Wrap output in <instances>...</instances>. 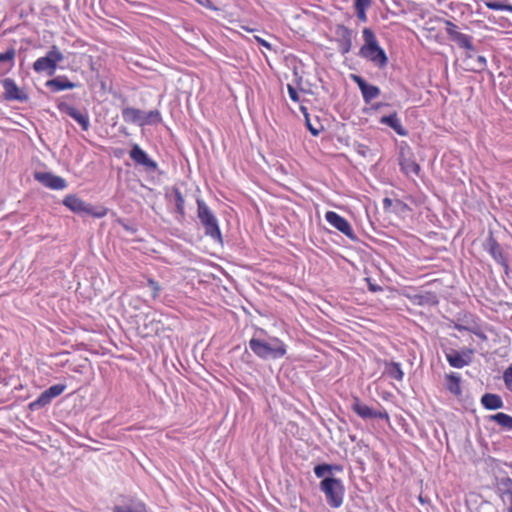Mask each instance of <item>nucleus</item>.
<instances>
[{
    "label": "nucleus",
    "mask_w": 512,
    "mask_h": 512,
    "mask_svg": "<svg viewBox=\"0 0 512 512\" xmlns=\"http://www.w3.org/2000/svg\"><path fill=\"white\" fill-rule=\"evenodd\" d=\"M251 351L262 360H277L287 353V345L277 337L267 339L252 337L249 340Z\"/></svg>",
    "instance_id": "nucleus-1"
},
{
    "label": "nucleus",
    "mask_w": 512,
    "mask_h": 512,
    "mask_svg": "<svg viewBox=\"0 0 512 512\" xmlns=\"http://www.w3.org/2000/svg\"><path fill=\"white\" fill-rule=\"evenodd\" d=\"M362 35L364 44L360 48V56L371 61L379 69L384 68L388 63V57L380 47L375 33L370 28H364Z\"/></svg>",
    "instance_id": "nucleus-2"
},
{
    "label": "nucleus",
    "mask_w": 512,
    "mask_h": 512,
    "mask_svg": "<svg viewBox=\"0 0 512 512\" xmlns=\"http://www.w3.org/2000/svg\"><path fill=\"white\" fill-rule=\"evenodd\" d=\"M197 217L204 227L205 235L216 242H222V234L218 220L208 205L202 200L197 199Z\"/></svg>",
    "instance_id": "nucleus-3"
},
{
    "label": "nucleus",
    "mask_w": 512,
    "mask_h": 512,
    "mask_svg": "<svg viewBox=\"0 0 512 512\" xmlns=\"http://www.w3.org/2000/svg\"><path fill=\"white\" fill-rule=\"evenodd\" d=\"M320 491L325 495L327 504L332 508L342 506L345 495V487L341 479L328 476L319 484Z\"/></svg>",
    "instance_id": "nucleus-4"
},
{
    "label": "nucleus",
    "mask_w": 512,
    "mask_h": 512,
    "mask_svg": "<svg viewBox=\"0 0 512 512\" xmlns=\"http://www.w3.org/2000/svg\"><path fill=\"white\" fill-rule=\"evenodd\" d=\"M64 60V55L57 46H52L44 57L38 58L33 63V69L37 73H47L52 76L57 68V64Z\"/></svg>",
    "instance_id": "nucleus-5"
},
{
    "label": "nucleus",
    "mask_w": 512,
    "mask_h": 512,
    "mask_svg": "<svg viewBox=\"0 0 512 512\" xmlns=\"http://www.w3.org/2000/svg\"><path fill=\"white\" fill-rule=\"evenodd\" d=\"M446 33L450 40L455 42L459 47L469 50L471 52L475 51V47L473 45V38L470 35L461 33L458 30V27L451 21L446 20Z\"/></svg>",
    "instance_id": "nucleus-6"
},
{
    "label": "nucleus",
    "mask_w": 512,
    "mask_h": 512,
    "mask_svg": "<svg viewBox=\"0 0 512 512\" xmlns=\"http://www.w3.org/2000/svg\"><path fill=\"white\" fill-rule=\"evenodd\" d=\"M351 409L354 413H356L362 419H385L389 420L388 413L383 411H377L364 404L358 397L353 398V402L351 404Z\"/></svg>",
    "instance_id": "nucleus-7"
},
{
    "label": "nucleus",
    "mask_w": 512,
    "mask_h": 512,
    "mask_svg": "<svg viewBox=\"0 0 512 512\" xmlns=\"http://www.w3.org/2000/svg\"><path fill=\"white\" fill-rule=\"evenodd\" d=\"M129 156L136 165L143 166L148 172H156L158 170L157 162L151 159L138 144L132 145Z\"/></svg>",
    "instance_id": "nucleus-8"
},
{
    "label": "nucleus",
    "mask_w": 512,
    "mask_h": 512,
    "mask_svg": "<svg viewBox=\"0 0 512 512\" xmlns=\"http://www.w3.org/2000/svg\"><path fill=\"white\" fill-rule=\"evenodd\" d=\"M325 220L335 229L343 233L348 238L354 240L355 233L351 224L341 215L334 211H327L325 214Z\"/></svg>",
    "instance_id": "nucleus-9"
},
{
    "label": "nucleus",
    "mask_w": 512,
    "mask_h": 512,
    "mask_svg": "<svg viewBox=\"0 0 512 512\" xmlns=\"http://www.w3.org/2000/svg\"><path fill=\"white\" fill-rule=\"evenodd\" d=\"M58 109L60 112L73 118L81 126L83 131H87L89 129L90 120L86 112H81L74 106L65 102L59 103Z\"/></svg>",
    "instance_id": "nucleus-10"
},
{
    "label": "nucleus",
    "mask_w": 512,
    "mask_h": 512,
    "mask_svg": "<svg viewBox=\"0 0 512 512\" xmlns=\"http://www.w3.org/2000/svg\"><path fill=\"white\" fill-rule=\"evenodd\" d=\"M445 355L451 367L461 369L471 363L473 351L469 349L462 351L451 349Z\"/></svg>",
    "instance_id": "nucleus-11"
},
{
    "label": "nucleus",
    "mask_w": 512,
    "mask_h": 512,
    "mask_svg": "<svg viewBox=\"0 0 512 512\" xmlns=\"http://www.w3.org/2000/svg\"><path fill=\"white\" fill-rule=\"evenodd\" d=\"M351 79L353 80L354 83L357 84L358 88L361 91L363 100L366 104H369L372 100H374L380 95L381 91L379 87L367 83V81L361 76L352 74Z\"/></svg>",
    "instance_id": "nucleus-12"
},
{
    "label": "nucleus",
    "mask_w": 512,
    "mask_h": 512,
    "mask_svg": "<svg viewBox=\"0 0 512 512\" xmlns=\"http://www.w3.org/2000/svg\"><path fill=\"white\" fill-rule=\"evenodd\" d=\"M34 178L45 187L52 190H64L67 187V182L64 178L49 172H37Z\"/></svg>",
    "instance_id": "nucleus-13"
},
{
    "label": "nucleus",
    "mask_w": 512,
    "mask_h": 512,
    "mask_svg": "<svg viewBox=\"0 0 512 512\" xmlns=\"http://www.w3.org/2000/svg\"><path fill=\"white\" fill-rule=\"evenodd\" d=\"M454 328L460 332L469 331L483 340L486 339V335L483 333L476 319L471 314H466L464 316V319L459 320V322L455 323Z\"/></svg>",
    "instance_id": "nucleus-14"
},
{
    "label": "nucleus",
    "mask_w": 512,
    "mask_h": 512,
    "mask_svg": "<svg viewBox=\"0 0 512 512\" xmlns=\"http://www.w3.org/2000/svg\"><path fill=\"white\" fill-rule=\"evenodd\" d=\"M63 204L77 214H94L93 207L74 194L67 195L63 199Z\"/></svg>",
    "instance_id": "nucleus-15"
},
{
    "label": "nucleus",
    "mask_w": 512,
    "mask_h": 512,
    "mask_svg": "<svg viewBox=\"0 0 512 512\" xmlns=\"http://www.w3.org/2000/svg\"><path fill=\"white\" fill-rule=\"evenodd\" d=\"M379 122L383 125L389 126L400 136L408 135V131L403 127L401 120L399 119L396 112L382 116Z\"/></svg>",
    "instance_id": "nucleus-16"
},
{
    "label": "nucleus",
    "mask_w": 512,
    "mask_h": 512,
    "mask_svg": "<svg viewBox=\"0 0 512 512\" xmlns=\"http://www.w3.org/2000/svg\"><path fill=\"white\" fill-rule=\"evenodd\" d=\"M485 249L489 252V254L493 257V259L496 262L504 266H507L502 248L492 235H490L486 240Z\"/></svg>",
    "instance_id": "nucleus-17"
},
{
    "label": "nucleus",
    "mask_w": 512,
    "mask_h": 512,
    "mask_svg": "<svg viewBox=\"0 0 512 512\" xmlns=\"http://www.w3.org/2000/svg\"><path fill=\"white\" fill-rule=\"evenodd\" d=\"M339 39V50L342 54H346L352 47V31L346 26L340 25L337 28Z\"/></svg>",
    "instance_id": "nucleus-18"
},
{
    "label": "nucleus",
    "mask_w": 512,
    "mask_h": 512,
    "mask_svg": "<svg viewBox=\"0 0 512 512\" xmlns=\"http://www.w3.org/2000/svg\"><path fill=\"white\" fill-rule=\"evenodd\" d=\"M46 87L50 88L53 92L73 89L77 84L68 80L66 76H58L46 82Z\"/></svg>",
    "instance_id": "nucleus-19"
},
{
    "label": "nucleus",
    "mask_w": 512,
    "mask_h": 512,
    "mask_svg": "<svg viewBox=\"0 0 512 512\" xmlns=\"http://www.w3.org/2000/svg\"><path fill=\"white\" fill-rule=\"evenodd\" d=\"M121 113L122 118L126 123L142 126L144 111L133 107H124Z\"/></svg>",
    "instance_id": "nucleus-20"
},
{
    "label": "nucleus",
    "mask_w": 512,
    "mask_h": 512,
    "mask_svg": "<svg viewBox=\"0 0 512 512\" xmlns=\"http://www.w3.org/2000/svg\"><path fill=\"white\" fill-rule=\"evenodd\" d=\"M5 91V98L8 100H23L26 97L21 93L15 81L10 78H6L2 82Z\"/></svg>",
    "instance_id": "nucleus-21"
},
{
    "label": "nucleus",
    "mask_w": 512,
    "mask_h": 512,
    "mask_svg": "<svg viewBox=\"0 0 512 512\" xmlns=\"http://www.w3.org/2000/svg\"><path fill=\"white\" fill-rule=\"evenodd\" d=\"M399 165L401 171L406 175H418L420 172V166L415 162L411 156L401 155L399 159Z\"/></svg>",
    "instance_id": "nucleus-22"
},
{
    "label": "nucleus",
    "mask_w": 512,
    "mask_h": 512,
    "mask_svg": "<svg viewBox=\"0 0 512 512\" xmlns=\"http://www.w3.org/2000/svg\"><path fill=\"white\" fill-rule=\"evenodd\" d=\"M445 387L451 394L460 396L462 393L460 375L454 372L447 374L445 376Z\"/></svg>",
    "instance_id": "nucleus-23"
},
{
    "label": "nucleus",
    "mask_w": 512,
    "mask_h": 512,
    "mask_svg": "<svg viewBox=\"0 0 512 512\" xmlns=\"http://www.w3.org/2000/svg\"><path fill=\"white\" fill-rule=\"evenodd\" d=\"M481 404L487 410H497L504 406L502 398L497 394L486 393L481 397Z\"/></svg>",
    "instance_id": "nucleus-24"
},
{
    "label": "nucleus",
    "mask_w": 512,
    "mask_h": 512,
    "mask_svg": "<svg viewBox=\"0 0 512 512\" xmlns=\"http://www.w3.org/2000/svg\"><path fill=\"white\" fill-rule=\"evenodd\" d=\"M489 421L495 422L501 428H503L507 431H512V416H510L506 413L499 412V413L490 415Z\"/></svg>",
    "instance_id": "nucleus-25"
},
{
    "label": "nucleus",
    "mask_w": 512,
    "mask_h": 512,
    "mask_svg": "<svg viewBox=\"0 0 512 512\" xmlns=\"http://www.w3.org/2000/svg\"><path fill=\"white\" fill-rule=\"evenodd\" d=\"M385 373L390 377L398 381H402L404 377V372L401 368L400 363L398 362H390L385 366Z\"/></svg>",
    "instance_id": "nucleus-26"
},
{
    "label": "nucleus",
    "mask_w": 512,
    "mask_h": 512,
    "mask_svg": "<svg viewBox=\"0 0 512 512\" xmlns=\"http://www.w3.org/2000/svg\"><path fill=\"white\" fill-rule=\"evenodd\" d=\"M53 398L48 394V392L45 390L43 391L38 397L37 399H35L34 401H32L30 404H29V408L32 410V411H35V410H39L47 405H49L51 402H52Z\"/></svg>",
    "instance_id": "nucleus-27"
},
{
    "label": "nucleus",
    "mask_w": 512,
    "mask_h": 512,
    "mask_svg": "<svg viewBox=\"0 0 512 512\" xmlns=\"http://www.w3.org/2000/svg\"><path fill=\"white\" fill-rule=\"evenodd\" d=\"M501 489L503 490L502 498L508 497L510 506L508 512H512V479L510 477L502 478L500 481Z\"/></svg>",
    "instance_id": "nucleus-28"
},
{
    "label": "nucleus",
    "mask_w": 512,
    "mask_h": 512,
    "mask_svg": "<svg viewBox=\"0 0 512 512\" xmlns=\"http://www.w3.org/2000/svg\"><path fill=\"white\" fill-rule=\"evenodd\" d=\"M484 4L487 8L496 11H505L512 13V5L501 1L484 0Z\"/></svg>",
    "instance_id": "nucleus-29"
},
{
    "label": "nucleus",
    "mask_w": 512,
    "mask_h": 512,
    "mask_svg": "<svg viewBox=\"0 0 512 512\" xmlns=\"http://www.w3.org/2000/svg\"><path fill=\"white\" fill-rule=\"evenodd\" d=\"M174 202L177 213L181 216H185V200L178 188L173 189Z\"/></svg>",
    "instance_id": "nucleus-30"
},
{
    "label": "nucleus",
    "mask_w": 512,
    "mask_h": 512,
    "mask_svg": "<svg viewBox=\"0 0 512 512\" xmlns=\"http://www.w3.org/2000/svg\"><path fill=\"white\" fill-rule=\"evenodd\" d=\"M467 57L469 59H473V65L471 66L470 70L474 72H481L485 70L487 66V60L484 56L478 55L475 58H473L472 54H468Z\"/></svg>",
    "instance_id": "nucleus-31"
},
{
    "label": "nucleus",
    "mask_w": 512,
    "mask_h": 512,
    "mask_svg": "<svg viewBox=\"0 0 512 512\" xmlns=\"http://www.w3.org/2000/svg\"><path fill=\"white\" fill-rule=\"evenodd\" d=\"M16 52L13 48L8 49L4 53H0V65H7V69H10L14 64Z\"/></svg>",
    "instance_id": "nucleus-32"
},
{
    "label": "nucleus",
    "mask_w": 512,
    "mask_h": 512,
    "mask_svg": "<svg viewBox=\"0 0 512 512\" xmlns=\"http://www.w3.org/2000/svg\"><path fill=\"white\" fill-rule=\"evenodd\" d=\"M161 121V114L158 110H151L148 113L144 112V119L142 126L156 124Z\"/></svg>",
    "instance_id": "nucleus-33"
},
{
    "label": "nucleus",
    "mask_w": 512,
    "mask_h": 512,
    "mask_svg": "<svg viewBox=\"0 0 512 512\" xmlns=\"http://www.w3.org/2000/svg\"><path fill=\"white\" fill-rule=\"evenodd\" d=\"M333 471V467L330 464H319L314 467V474L317 478H326L325 475L327 473H331Z\"/></svg>",
    "instance_id": "nucleus-34"
},
{
    "label": "nucleus",
    "mask_w": 512,
    "mask_h": 512,
    "mask_svg": "<svg viewBox=\"0 0 512 512\" xmlns=\"http://www.w3.org/2000/svg\"><path fill=\"white\" fill-rule=\"evenodd\" d=\"M66 387V384H55L46 389V391L54 399L61 395L65 391Z\"/></svg>",
    "instance_id": "nucleus-35"
},
{
    "label": "nucleus",
    "mask_w": 512,
    "mask_h": 512,
    "mask_svg": "<svg viewBox=\"0 0 512 512\" xmlns=\"http://www.w3.org/2000/svg\"><path fill=\"white\" fill-rule=\"evenodd\" d=\"M301 112L303 113L304 117H305V121H306V126L308 128V130L311 132L312 135L314 136H318L319 133H320V130L317 129L316 127H314L311 122H310V119H309V114H308V111H307V108L304 107V106H301Z\"/></svg>",
    "instance_id": "nucleus-36"
},
{
    "label": "nucleus",
    "mask_w": 512,
    "mask_h": 512,
    "mask_svg": "<svg viewBox=\"0 0 512 512\" xmlns=\"http://www.w3.org/2000/svg\"><path fill=\"white\" fill-rule=\"evenodd\" d=\"M147 286L151 289V296L153 299L158 298L159 293L161 291V287L158 282L149 278L147 279Z\"/></svg>",
    "instance_id": "nucleus-37"
},
{
    "label": "nucleus",
    "mask_w": 512,
    "mask_h": 512,
    "mask_svg": "<svg viewBox=\"0 0 512 512\" xmlns=\"http://www.w3.org/2000/svg\"><path fill=\"white\" fill-rule=\"evenodd\" d=\"M503 380L506 387L512 392V365H510L503 373Z\"/></svg>",
    "instance_id": "nucleus-38"
},
{
    "label": "nucleus",
    "mask_w": 512,
    "mask_h": 512,
    "mask_svg": "<svg viewBox=\"0 0 512 512\" xmlns=\"http://www.w3.org/2000/svg\"><path fill=\"white\" fill-rule=\"evenodd\" d=\"M287 90H288L289 97L293 102L300 101L299 94H298L297 90L291 84L287 85Z\"/></svg>",
    "instance_id": "nucleus-39"
},
{
    "label": "nucleus",
    "mask_w": 512,
    "mask_h": 512,
    "mask_svg": "<svg viewBox=\"0 0 512 512\" xmlns=\"http://www.w3.org/2000/svg\"><path fill=\"white\" fill-rule=\"evenodd\" d=\"M371 5V0H355L354 8L355 9H363L367 10V8Z\"/></svg>",
    "instance_id": "nucleus-40"
},
{
    "label": "nucleus",
    "mask_w": 512,
    "mask_h": 512,
    "mask_svg": "<svg viewBox=\"0 0 512 512\" xmlns=\"http://www.w3.org/2000/svg\"><path fill=\"white\" fill-rule=\"evenodd\" d=\"M355 11H356V15L360 21L365 22L367 20L366 10L355 9Z\"/></svg>",
    "instance_id": "nucleus-41"
},
{
    "label": "nucleus",
    "mask_w": 512,
    "mask_h": 512,
    "mask_svg": "<svg viewBox=\"0 0 512 512\" xmlns=\"http://www.w3.org/2000/svg\"><path fill=\"white\" fill-rule=\"evenodd\" d=\"M255 39H256V41H257L261 46H263V47H265V48H267V49H269V50L272 48L271 44H270L269 42H267L266 40H264V39H262V38H260V37H258V36H255Z\"/></svg>",
    "instance_id": "nucleus-42"
},
{
    "label": "nucleus",
    "mask_w": 512,
    "mask_h": 512,
    "mask_svg": "<svg viewBox=\"0 0 512 512\" xmlns=\"http://www.w3.org/2000/svg\"><path fill=\"white\" fill-rule=\"evenodd\" d=\"M113 512H133L130 507L115 506Z\"/></svg>",
    "instance_id": "nucleus-43"
},
{
    "label": "nucleus",
    "mask_w": 512,
    "mask_h": 512,
    "mask_svg": "<svg viewBox=\"0 0 512 512\" xmlns=\"http://www.w3.org/2000/svg\"><path fill=\"white\" fill-rule=\"evenodd\" d=\"M369 289H370V291L376 292V291L381 290V287L377 286V285H374L372 283H369Z\"/></svg>",
    "instance_id": "nucleus-44"
},
{
    "label": "nucleus",
    "mask_w": 512,
    "mask_h": 512,
    "mask_svg": "<svg viewBox=\"0 0 512 512\" xmlns=\"http://www.w3.org/2000/svg\"><path fill=\"white\" fill-rule=\"evenodd\" d=\"M383 202L385 206L391 205V200L389 198H385Z\"/></svg>",
    "instance_id": "nucleus-45"
},
{
    "label": "nucleus",
    "mask_w": 512,
    "mask_h": 512,
    "mask_svg": "<svg viewBox=\"0 0 512 512\" xmlns=\"http://www.w3.org/2000/svg\"><path fill=\"white\" fill-rule=\"evenodd\" d=\"M333 467V471H340L341 470V467L338 466V465H332Z\"/></svg>",
    "instance_id": "nucleus-46"
},
{
    "label": "nucleus",
    "mask_w": 512,
    "mask_h": 512,
    "mask_svg": "<svg viewBox=\"0 0 512 512\" xmlns=\"http://www.w3.org/2000/svg\"><path fill=\"white\" fill-rule=\"evenodd\" d=\"M384 105H385V104L379 103V104L375 105L374 107H375V108H379V107L384 106Z\"/></svg>",
    "instance_id": "nucleus-47"
}]
</instances>
